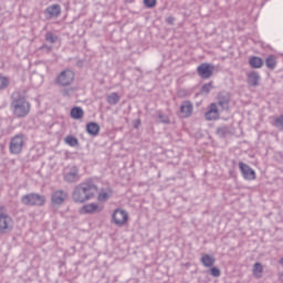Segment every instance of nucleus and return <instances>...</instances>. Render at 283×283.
Listing matches in <instances>:
<instances>
[{"mask_svg": "<svg viewBox=\"0 0 283 283\" xmlns=\"http://www.w3.org/2000/svg\"><path fill=\"white\" fill-rule=\"evenodd\" d=\"M96 193H98V187L94 181L87 180L75 186L72 199L76 205H83L84 202L92 200Z\"/></svg>", "mask_w": 283, "mask_h": 283, "instance_id": "1", "label": "nucleus"}, {"mask_svg": "<svg viewBox=\"0 0 283 283\" xmlns=\"http://www.w3.org/2000/svg\"><path fill=\"white\" fill-rule=\"evenodd\" d=\"M30 109V102L25 97H18L11 102V112L15 118H25Z\"/></svg>", "mask_w": 283, "mask_h": 283, "instance_id": "2", "label": "nucleus"}, {"mask_svg": "<svg viewBox=\"0 0 283 283\" xmlns=\"http://www.w3.org/2000/svg\"><path fill=\"white\" fill-rule=\"evenodd\" d=\"M21 202L27 207H43L45 205V196L32 192L22 196Z\"/></svg>", "mask_w": 283, "mask_h": 283, "instance_id": "3", "label": "nucleus"}, {"mask_svg": "<svg viewBox=\"0 0 283 283\" xmlns=\"http://www.w3.org/2000/svg\"><path fill=\"white\" fill-rule=\"evenodd\" d=\"M28 138H25V135L18 134L13 136L10 140L9 149L11 154H14L15 156L21 154L23 151V147H25Z\"/></svg>", "mask_w": 283, "mask_h": 283, "instance_id": "4", "label": "nucleus"}, {"mask_svg": "<svg viewBox=\"0 0 283 283\" xmlns=\"http://www.w3.org/2000/svg\"><path fill=\"white\" fill-rule=\"evenodd\" d=\"M74 83V73L72 70L66 69L56 76L55 78V85H59L60 87H70Z\"/></svg>", "mask_w": 283, "mask_h": 283, "instance_id": "5", "label": "nucleus"}, {"mask_svg": "<svg viewBox=\"0 0 283 283\" xmlns=\"http://www.w3.org/2000/svg\"><path fill=\"white\" fill-rule=\"evenodd\" d=\"M112 219L116 227H125V224H127V220H129V214L123 209H115Z\"/></svg>", "mask_w": 283, "mask_h": 283, "instance_id": "6", "label": "nucleus"}, {"mask_svg": "<svg viewBox=\"0 0 283 283\" xmlns=\"http://www.w3.org/2000/svg\"><path fill=\"white\" fill-rule=\"evenodd\" d=\"M14 221L8 213H0V233H8L12 230Z\"/></svg>", "mask_w": 283, "mask_h": 283, "instance_id": "7", "label": "nucleus"}, {"mask_svg": "<svg viewBox=\"0 0 283 283\" xmlns=\"http://www.w3.org/2000/svg\"><path fill=\"white\" fill-rule=\"evenodd\" d=\"M65 200H67V191L65 190H55L51 195L53 207H61Z\"/></svg>", "mask_w": 283, "mask_h": 283, "instance_id": "8", "label": "nucleus"}, {"mask_svg": "<svg viewBox=\"0 0 283 283\" xmlns=\"http://www.w3.org/2000/svg\"><path fill=\"white\" fill-rule=\"evenodd\" d=\"M213 65L209 63H202L197 67V73L200 78H211L213 76Z\"/></svg>", "mask_w": 283, "mask_h": 283, "instance_id": "9", "label": "nucleus"}, {"mask_svg": "<svg viewBox=\"0 0 283 283\" xmlns=\"http://www.w3.org/2000/svg\"><path fill=\"white\" fill-rule=\"evenodd\" d=\"M65 182H78L81 180V175L78 174V167L73 166L69 171L64 172Z\"/></svg>", "mask_w": 283, "mask_h": 283, "instance_id": "10", "label": "nucleus"}, {"mask_svg": "<svg viewBox=\"0 0 283 283\" xmlns=\"http://www.w3.org/2000/svg\"><path fill=\"white\" fill-rule=\"evenodd\" d=\"M239 169H240L244 180H255V170H253V168L249 167V165L240 161Z\"/></svg>", "mask_w": 283, "mask_h": 283, "instance_id": "11", "label": "nucleus"}, {"mask_svg": "<svg viewBox=\"0 0 283 283\" xmlns=\"http://www.w3.org/2000/svg\"><path fill=\"white\" fill-rule=\"evenodd\" d=\"M206 120H218L220 118V109H218V104L211 103L208 106V111L205 114Z\"/></svg>", "mask_w": 283, "mask_h": 283, "instance_id": "12", "label": "nucleus"}, {"mask_svg": "<svg viewBox=\"0 0 283 283\" xmlns=\"http://www.w3.org/2000/svg\"><path fill=\"white\" fill-rule=\"evenodd\" d=\"M46 19H56L61 17V4H51L44 10Z\"/></svg>", "mask_w": 283, "mask_h": 283, "instance_id": "13", "label": "nucleus"}, {"mask_svg": "<svg viewBox=\"0 0 283 283\" xmlns=\"http://www.w3.org/2000/svg\"><path fill=\"white\" fill-rule=\"evenodd\" d=\"M182 118H189L193 114V104L189 101L182 102L180 106Z\"/></svg>", "mask_w": 283, "mask_h": 283, "instance_id": "14", "label": "nucleus"}, {"mask_svg": "<svg viewBox=\"0 0 283 283\" xmlns=\"http://www.w3.org/2000/svg\"><path fill=\"white\" fill-rule=\"evenodd\" d=\"M231 101V96L227 92H221L218 95V105L221 109H229V103Z\"/></svg>", "mask_w": 283, "mask_h": 283, "instance_id": "15", "label": "nucleus"}, {"mask_svg": "<svg viewBox=\"0 0 283 283\" xmlns=\"http://www.w3.org/2000/svg\"><path fill=\"white\" fill-rule=\"evenodd\" d=\"M103 209H104L103 205L87 203L82 207V213H101Z\"/></svg>", "mask_w": 283, "mask_h": 283, "instance_id": "16", "label": "nucleus"}, {"mask_svg": "<svg viewBox=\"0 0 283 283\" xmlns=\"http://www.w3.org/2000/svg\"><path fill=\"white\" fill-rule=\"evenodd\" d=\"M114 192L112 191V188H102L98 192L97 200L99 202H107V200H109V198H112Z\"/></svg>", "mask_w": 283, "mask_h": 283, "instance_id": "17", "label": "nucleus"}, {"mask_svg": "<svg viewBox=\"0 0 283 283\" xmlns=\"http://www.w3.org/2000/svg\"><path fill=\"white\" fill-rule=\"evenodd\" d=\"M86 132L90 136H98L101 134V126L96 122H91L86 125Z\"/></svg>", "mask_w": 283, "mask_h": 283, "instance_id": "18", "label": "nucleus"}, {"mask_svg": "<svg viewBox=\"0 0 283 283\" xmlns=\"http://www.w3.org/2000/svg\"><path fill=\"white\" fill-rule=\"evenodd\" d=\"M248 83L252 87H258V84L260 83V74L258 72H252L248 75Z\"/></svg>", "mask_w": 283, "mask_h": 283, "instance_id": "19", "label": "nucleus"}, {"mask_svg": "<svg viewBox=\"0 0 283 283\" xmlns=\"http://www.w3.org/2000/svg\"><path fill=\"white\" fill-rule=\"evenodd\" d=\"M250 66L253 67L254 70H260L264 65V60L258 56H252L249 60Z\"/></svg>", "mask_w": 283, "mask_h": 283, "instance_id": "20", "label": "nucleus"}, {"mask_svg": "<svg viewBox=\"0 0 283 283\" xmlns=\"http://www.w3.org/2000/svg\"><path fill=\"white\" fill-rule=\"evenodd\" d=\"M106 102L108 105H118V103H120V95H118L116 92H113L106 96Z\"/></svg>", "mask_w": 283, "mask_h": 283, "instance_id": "21", "label": "nucleus"}, {"mask_svg": "<svg viewBox=\"0 0 283 283\" xmlns=\"http://www.w3.org/2000/svg\"><path fill=\"white\" fill-rule=\"evenodd\" d=\"M231 134L233 133L229 126H221L217 128V136H219V138H227V136H231Z\"/></svg>", "mask_w": 283, "mask_h": 283, "instance_id": "22", "label": "nucleus"}, {"mask_svg": "<svg viewBox=\"0 0 283 283\" xmlns=\"http://www.w3.org/2000/svg\"><path fill=\"white\" fill-rule=\"evenodd\" d=\"M201 263L203 264V266H206L207 269L213 266L216 264V259L209 254H205L201 258Z\"/></svg>", "mask_w": 283, "mask_h": 283, "instance_id": "23", "label": "nucleus"}, {"mask_svg": "<svg viewBox=\"0 0 283 283\" xmlns=\"http://www.w3.org/2000/svg\"><path fill=\"white\" fill-rule=\"evenodd\" d=\"M85 112L83 111V108H81L80 106H75L71 109V116L75 119V120H80V118H83Z\"/></svg>", "mask_w": 283, "mask_h": 283, "instance_id": "24", "label": "nucleus"}, {"mask_svg": "<svg viewBox=\"0 0 283 283\" xmlns=\"http://www.w3.org/2000/svg\"><path fill=\"white\" fill-rule=\"evenodd\" d=\"M44 40L46 41V43L54 44L56 43V41H59V35L54 34L51 31H48L44 35Z\"/></svg>", "mask_w": 283, "mask_h": 283, "instance_id": "25", "label": "nucleus"}, {"mask_svg": "<svg viewBox=\"0 0 283 283\" xmlns=\"http://www.w3.org/2000/svg\"><path fill=\"white\" fill-rule=\"evenodd\" d=\"M265 65H266L268 70H275V65H277V62L275 61V56L269 55L265 59Z\"/></svg>", "mask_w": 283, "mask_h": 283, "instance_id": "26", "label": "nucleus"}, {"mask_svg": "<svg viewBox=\"0 0 283 283\" xmlns=\"http://www.w3.org/2000/svg\"><path fill=\"white\" fill-rule=\"evenodd\" d=\"M64 143L69 145V147H76L78 145V139L72 135H69L64 138Z\"/></svg>", "mask_w": 283, "mask_h": 283, "instance_id": "27", "label": "nucleus"}, {"mask_svg": "<svg viewBox=\"0 0 283 283\" xmlns=\"http://www.w3.org/2000/svg\"><path fill=\"white\" fill-rule=\"evenodd\" d=\"M8 85H10V80H8V77L0 75V91L1 90H6V87H8Z\"/></svg>", "mask_w": 283, "mask_h": 283, "instance_id": "28", "label": "nucleus"}, {"mask_svg": "<svg viewBox=\"0 0 283 283\" xmlns=\"http://www.w3.org/2000/svg\"><path fill=\"white\" fill-rule=\"evenodd\" d=\"M157 116H158L160 123H164L165 125H169V116L163 114V112H158Z\"/></svg>", "mask_w": 283, "mask_h": 283, "instance_id": "29", "label": "nucleus"}, {"mask_svg": "<svg viewBox=\"0 0 283 283\" xmlns=\"http://www.w3.org/2000/svg\"><path fill=\"white\" fill-rule=\"evenodd\" d=\"M273 126L277 127L279 129L283 128V115L276 117L273 122Z\"/></svg>", "mask_w": 283, "mask_h": 283, "instance_id": "30", "label": "nucleus"}, {"mask_svg": "<svg viewBox=\"0 0 283 283\" xmlns=\"http://www.w3.org/2000/svg\"><path fill=\"white\" fill-rule=\"evenodd\" d=\"M211 90H213V84L212 83L203 84L202 87H201L202 94H209V92H211Z\"/></svg>", "mask_w": 283, "mask_h": 283, "instance_id": "31", "label": "nucleus"}, {"mask_svg": "<svg viewBox=\"0 0 283 283\" xmlns=\"http://www.w3.org/2000/svg\"><path fill=\"white\" fill-rule=\"evenodd\" d=\"M157 0H144V6L146 8H156Z\"/></svg>", "mask_w": 283, "mask_h": 283, "instance_id": "32", "label": "nucleus"}, {"mask_svg": "<svg viewBox=\"0 0 283 283\" xmlns=\"http://www.w3.org/2000/svg\"><path fill=\"white\" fill-rule=\"evenodd\" d=\"M254 273H262L264 271V268H262V263L256 262L253 266Z\"/></svg>", "mask_w": 283, "mask_h": 283, "instance_id": "33", "label": "nucleus"}, {"mask_svg": "<svg viewBox=\"0 0 283 283\" xmlns=\"http://www.w3.org/2000/svg\"><path fill=\"white\" fill-rule=\"evenodd\" d=\"M211 275H212V277H220V269L212 268L211 269Z\"/></svg>", "mask_w": 283, "mask_h": 283, "instance_id": "34", "label": "nucleus"}, {"mask_svg": "<svg viewBox=\"0 0 283 283\" xmlns=\"http://www.w3.org/2000/svg\"><path fill=\"white\" fill-rule=\"evenodd\" d=\"M175 22H176V18L171 15L166 18V23H168V25H174Z\"/></svg>", "mask_w": 283, "mask_h": 283, "instance_id": "35", "label": "nucleus"}, {"mask_svg": "<svg viewBox=\"0 0 283 283\" xmlns=\"http://www.w3.org/2000/svg\"><path fill=\"white\" fill-rule=\"evenodd\" d=\"M62 96H70V90H63Z\"/></svg>", "mask_w": 283, "mask_h": 283, "instance_id": "36", "label": "nucleus"}, {"mask_svg": "<svg viewBox=\"0 0 283 283\" xmlns=\"http://www.w3.org/2000/svg\"><path fill=\"white\" fill-rule=\"evenodd\" d=\"M185 95V91H179V96H184Z\"/></svg>", "mask_w": 283, "mask_h": 283, "instance_id": "37", "label": "nucleus"}]
</instances>
